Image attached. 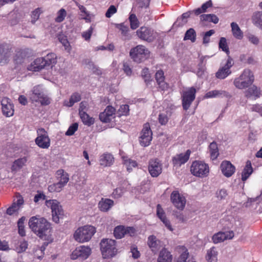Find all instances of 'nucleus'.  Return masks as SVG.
<instances>
[{
	"label": "nucleus",
	"instance_id": "bb28decb",
	"mask_svg": "<svg viewBox=\"0 0 262 262\" xmlns=\"http://www.w3.org/2000/svg\"><path fill=\"white\" fill-rule=\"evenodd\" d=\"M261 92L259 88L255 85H253L245 92V96L246 98H249L254 97V99H256L260 97Z\"/></svg>",
	"mask_w": 262,
	"mask_h": 262
},
{
	"label": "nucleus",
	"instance_id": "7ed1b4c3",
	"mask_svg": "<svg viewBox=\"0 0 262 262\" xmlns=\"http://www.w3.org/2000/svg\"><path fill=\"white\" fill-rule=\"evenodd\" d=\"M254 81V76L252 72L248 69H245L239 77L233 81L236 88L240 90L245 89L251 85Z\"/></svg>",
	"mask_w": 262,
	"mask_h": 262
},
{
	"label": "nucleus",
	"instance_id": "f704fd0d",
	"mask_svg": "<svg viewBox=\"0 0 262 262\" xmlns=\"http://www.w3.org/2000/svg\"><path fill=\"white\" fill-rule=\"evenodd\" d=\"M115 27L120 30L124 40H129L131 39L132 36L128 33V27L124 25V23L116 24H115Z\"/></svg>",
	"mask_w": 262,
	"mask_h": 262
},
{
	"label": "nucleus",
	"instance_id": "79ce46f5",
	"mask_svg": "<svg viewBox=\"0 0 262 262\" xmlns=\"http://www.w3.org/2000/svg\"><path fill=\"white\" fill-rule=\"evenodd\" d=\"M212 2L211 0H209L204 3L200 8H198L193 10V12L196 15H199L202 13H204L207 11V10L209 8L212 7Z\"/></svg>",
	"mask_w": 262,
	"mask_h": 262
},
{
	"label": "nucleus",
	"instance_id": "393cba45",
	"mask_svg": "<svg viewBox=\"0 0 262 262\" xmlns=\"http://www.w3.org/2000/svg\"><path fill=\"white\" fill-rule=\"evenodd\" d=\"M155 78L159 88L163 91H166L169 88V85L165 81L164 73L163 70L157 71L155 74Z\"/></svg>",
	"mask_w": 262,
	"mask_h": 262
},
{
	"label": "nucleus",
	"instance_id": "a19ab883",
	"mask_svg": "<svg viewBox=\"0 0 262 262\" xmlns=\"http://www.w3.org/2000/svg\"><path fill=\"white\" fill-rule=\"evenodd\" d=\"M217 252L214 247H212L207 251L206 258L208 262H217Z\"/></svg>",
	"mask_w": 262,
	"mask_h": 262
},
{
	"label": "nucleus",
	"instance_id": "cd10ccee",
	"mask_svg": "<svg viewBox=\"0 0 262 262\" xmlns=\"http://www.w3.org/2000/svg\"><path fill=\"white\" fill-rule=\"evenodd\" d=\"M114 161V158L112 154L105 153L101 156L99 164L104 167H110L113 164Z\"/></svg>",
	"mask_w": 262,
	"mask_h": 262
},
{
	"label": "nucleus",
	"instance_id": "3c124183",
	"mask_svg": "<svg viewBox=\"0 0 262 262\" xmlns=\"http://www.w3.org/2000/svg\"><path fill=\"white\" fill-rule=\"evenodd\" d=\"M117 114L118 116H128L129 114V105L127 104H123L120 106Z\"/></svg>",
	"mask_w": 262,
	"mask_h": 262
},
{
	"label": "nucleus",
	"instance_id": "b1692460",
	"mask_svg": "<svg viewBox=\"0 0 262 262\" xmlns=\"http://www.w3.org/2000/svg\"><path fill=\"white\" fill-rule=\"evenodd\" d=\"M234 236L233 231L219 232L212 236V241L214 244L224 242L227 239H231Z\"/></svg>",
	"mask_w": 262,
	"mask_h": 262
},
{
	"label": "nucleus",
	"instance_id": "a18cd8bd",
	"mask_svg": "<svg viewBox=\"0 0 262 262\" xmlns=\"http://www.w3.org/2000/svg\"><path fill=\"white\" fill-rule=\"evenodd\" d=\"M196 32L193 28H190L186 32L184 37V40H190L192 42H194L196 40Z\"/></svg>",
	"mask_w": 262,
	"mask_h": 262
},
{
	"label": "nucleus",
	"instance_id": "de8ad7c7",
	"mask_svg": "<svg viewBox=\"0 0 262 262\" xmlns=\"http://www.w3.org/2000/svg\"><path fill=\"white\" fill-rule=\"evenodd\" d=\"M81 100V96L78 93H74L73 94L70 98L69 102H64L65 105L68 107L72 106L76 102L79 101Z\"/></svg>",
	"mask_w": 262,
	"mask_h": 262
},
{
	"label": "nucleus",
	"instance_id": "09e8293b",
	"mask_svg": "<svg viewBox=\"0 0 262 262\" xmlns=\"http://www.w3.org/2000/svg\"><path fill=\"white\" fill-rule=\"evenodd\" d=\"M79 115L84 124L90 126L94 123V119L91 118L86 112H82V114H79Z\"/></svg>",
	"mask_w": 262,
	"mask_h": 262
},
{
	"label": "nucleus",
	"instance_id": "4d7b16f0",
	"mask_svg": "<svg viewBox=\"0 0 262 262\" xmlns=\"http://www.w3.org/2000/svg\"><path fill=\"white\" fill-rule=\"evenodd\" d=\"M66 15L67 12L66 10L63 8L61 9L57 13V16L55 19V21L57 23L62 22L64 20Z\"/></svg>",
	"mask_w": 262,
	"mask_h": 262
},
{
	"label": "nucleus",
	"instance_id": "a878e982",
	"mask_svg": "<svg viewBox=\"0 0 262 262\" xmlns=\"http://www.w3.org/2000/svg\"><path fill=\"white\" fill-rule=\"evenodd\" d=\"M35 143L40 148H48L50 145V139L46 134H44L36 138Z\"/></svg>",
	"mask_w": 262,
	"mask_h": 262
},
{
	"label": "nucleus",
	"instance_id": "6e6d98bb",
	"mask_svg": "<svg viewBox=\"0 0 262 262\" xmlns=\"http://www.w3.org/2000/svg\"><path fill=\"white\" fill-rule=\"evenodd\" d=\"M42 13L41 9L37 8L32 12L31 14V23L34 24L36 21L39 18L40 14Z\"/></svg>",
	"mask_w": 262,
	"mask_h": 262
},
{
	"label": "nucleus",
	"instance_id": "4be33fe9",
	"mask_svg": "<svg viewBox=\"0 0 262 262\" xmlns=\"http://www.w3.org/2000/svg\"><path fill=\"white\" fill-rule=\"evenodd\" d=\"M11 17L10 23L11 25H15L26 15V12L22 8H15L9 13Z\"/></svg>",
	"mask_w": 262,
	"mask_h": 262
},
{
	"label": "nucleus",
	"instance_id": "603ef678",
	"mask_svg": "<svg viewBox=\"0 0 262 262\" xmlns=\"http://www.w3.org/2000/svg\"><path fill=\"white\" fill-rule=\"evenodd\" d=\"M219 48L226 52L228 56L230 54L229 49L227 43V40L225 37H221L219 42Z\"/></svg>",
	"mask_w": 262,
	"mask_h": 262
},
{
	"label": "nucleus",
	"instance_id": "69168bd1",
	"mask_svg": "<svg viewBox=\"0 0 262 262\" xmlns=\"http://www.w3.org/2000/svg\"><path fill=\"white\" fill-rule=\"evenodd\" d=\"M130 252L132 254V257L134 259H137L140 256V253L138 251L137 246L135 245L131 246Z\"/></svg>",
	"mask_w": 262,
	"mask_h": 262
},
{
	"label": "nucleus",
	"instance_id": "ddd939ff",
	"mask_svg": "<svg viewBox=\"0 0 262 262\" xmlns=\"http://www.w3.org/2000/svg\"><path fill=\"white\" fill-rule=\"evenodd\" d=\"M116 109L110 105L107 106L103 112L99 114V120L102 122V124H99L101 128H99V132L104 130L107 127L106 125L102 127L103 124L105 123L110 122L112 119L114 118Z\"/></svg>",
	"mask_w": 262,
	"mask_h": 262
},
{
	"label": "nucleus",
	"instance_id": "7c9ffc66",
	"mask_svg": "<svg viewBox=\"0 0 262 262\" xmlns=\"http://www.w3.org/2000/svg\"><path fill=\"white\" fill-rule=\"evenodd\" d=\"M208 151L212 161L216 160L219 156V149L216 142L213 141L208 146Z\"/></svg>",
	"mask_w": 262,
	"mask_h": 262
},
{
	"label": "nucleus",
	"instance_id": "5701e85b",
	"mask_svg": "<svg viewBox=\"0 0 262 262\" xmlns=\"http://www.w3.org/2000/svg\"><path fill=\"white\" fill-rule=\"evenodd\" d=\"M220 168L223 175L226 177H231L235 171V167L229 161H222Z\"/></svg>",
	"mask_w": 262,
	"mask_h": 262
},
{
	"label": "nucleus",
	"instance_id": "a211bd4d",
	"mask_svg": "<svg viewBox=\"0 0 262 262\" xmlns=\"http://www.w3.org/2000/svg\"><path fill=\"white\" fill-rule=\"evenodd\" d=\"M91 250L89 247L81 246L77 247L72 252L71 258L72 259L77 258L84 260L86 259L91 254Z\"/></svg>",
	"mask_w": 262,
	"mask_h": 262
},
{
	"label": "nucleus",
	"instance_id": "49530a36",
	"mask_svg": "<svg viewBox=\"0 0 262 262\" xmlns=\"http://www.w3.org/2000/svg\"><path fill=\"white\" fill-rule=\"evenodd\" d=\"M27 248L28 243L24 240L18 242L14 246V250L18 253L25 251Z\"/></svg>",
	"mask_w": 262,
	"mask_h": 262
},
{
	"label": "nucleus",
	"instance_id": "20e7f679",
	"mask_svg": "<svg viewBox=\"0 0 262 262\" xmlns=\"http://www.w3.org/2000/svg\"><path fill=\"white\" fill-rule=\"evenodd\" d=\"M117 242L115 240L109 238L103 239L100 243V250L103 258H111L118 253Z\"/></svg>",
	"mask_w": 262,
	"mask_h": 262
},
{
	"label": "nucleus",
	"instance_id": "dca6fc26",
	"mask_svg": "<svg viewBox=\"0 0 262 262\" xmlns=\"http://www.w3.org/2000/svg\"><path fill=\"white\" fill-rule=\"evenodd\" d=\"M152 133L149 124L147 123L143 126L140 137V144L144 147L148 146L152 140Z\"/></svg>",
	"mask_w": 262,
	"mask_h": 262
},
{
	"label": "nucleus",
	"instance_id": "0eeeda50",
	"mask_svg": "<svg viewBox=\"0 0 262 262\" xmlns=\"http://www.w3.org/2000/svg\"><path fill=\"white\" fill-rule=\"evenodd\" d=\"M190 171L195 177L204 178L208 176L209 173V167L204 161L195 160L191 164Z\"/></svg>",
	"mask_w": 262,
	"mask_h": 262
},
{
	"label": "nucleus",
	"instance_id": "423d86ee",
	"mask_svg": "<svg viewBox=\"0 0 262 262\" xmlns=\"http://www.w3.org/2000/svg\"><path fill=\"white\" fill-rule=\"evenodd\" d=\"M29 97L32 102H40L42 105H49L51 102L50 99L43 93V89L40 85L33 88L29 92Z\"/></svg>",
	"mask_w": 262,
	"mask_h": 262
},
{
	"label": "nucleus",
	"instance_id": "39448f33",
	"mask_svg": "<svg viewBox=\"0 0 262 262\" xmlns=\"http://www.w3.org/2000/svg\"><path fill=\"white\" fill-rule=\"evenodd\" d=\"M95 232L96 228L93 226H84L75 231L74 237L79 243H84L89 241Z\"/></svg>",
	"mask_w": 262,
	"mask_h": 262
},
{
	"label": "nucleus",
	"instance_id": "ea45409f",
	"mask_svg": "<svg viewBox=\"0 0 262 262\" xmlns=\"http://www.w3.org/2000/svg\"><path fill=\"white\" fill-rule=\"evenodd\" d=\"M56 175L59 180L58 182L65 186L69 180V174L63 169H59L56 172Z\"/></svg>",
	"mask_w": 262,
	"mask_h": 262
},
{
	"label": "nucleus",
	"instance_id": "c85d7f7f",
	"mask_svg": "<svg viewBox=\"0 0 262 262\" xmlns=\"http://www.w3.org/2000/svg\"><path fill=\"white\" fill-rule=\"evenodd\" d=\"M172 255L166 248H163L160 252L157 262H172Z\"/></svg>",
	"mask_w": 262,
	"mask_h": 262
},
{
	"label": "nucleus",
	"instance_id": "8fccbe9b",
	"mask_svg": "<svg viewBox=\"0 0 262 262\" xmlns=\"http://www.w3.org/2000/svg\"><path fill=\"white\" fill-rule=\"evenodd\" d=\"M130 28L135 30L139 26V21L135 14H131L129 17Z\"/></svg>",
	"mask_w": 262,
	"mask_h": 262
},
{
	"label": "nucleus",
	"instance_id": "9d476101",
	"mask_svg": "<svg viewBox=\"0 0 262 262\" xmlns=\"http://www.w3.org/2000/svg\"><path fill=\"white\" fill-rule=\"evenodd\" d=\"M46 205L51 207L53 220L56 223H58L59 220L62 219L64 216L63 210L60 203L56 200H50L46 201Z\"/></svg>",
	"mask_w": 262,
	"mask_h": 262
},
{
	"label": "nucleus",
	"instance_id": "37998d69",
	"mask_svg": "<svg viewBox=\"0 0 262 262\" xmlns=\"http://www.w3.org/2000/svg\"><path fill=\"white\" fill-rule=\"evenodd\" d=\"M200 17V20L202 21H205L217 24L219 20V18L213 14H202Z\"/></svg>",
	"mask_w": 262,
	"mask_h": 262
},
{
	"label": "nucleus",
	"instance_id": "f8f14e48",
	"mask_svg": "<svg viewBox=\"0 0 262 262\" xmlns=\"http://www.w3.org/2000/svg\"><path fill=\"white\" fill-rule=\"evenodd\" d=\"M196 90L193 86L184 91L182 95V106L184 110L187 111L190 107L192 102L195 98Z\"/></svg>",
	"mask_w": 262,
	"mask_h": 262
},
{
	"label": "nucleus",
	"instance_id": "c756f323",
	"mask_svg": "<svg viewBox=\"0 0 262 262\" xmlns=\"http://www.w3.org/2000/svg\"><path fill=\"white\" fill-rule=\"evenodd\" d=\"M114 205L113 200L110 199L101 198L99 201V209L103 212L108 211Z\"/></svg>",
	"mask_w": 262,
	"mask_h": 262
},
{
	"label": "nucleus",
	"instance_id": "0e129e2a",
	"mask_svg": "<svg viewBox=\"0 0 262 262\" xmlns=\"http://www.w3.org/2000/svg\"><path fill=\"white\" fill-rule=\"evenodd\" d=\"M217 97L226 98L229 99L231 97V94L227 91L224 90H217Z\"/></svg>",
	"mask_w": 262,
	"mask_h": 262
},
{
	"label": "nucleus",
	"instance_id": "f03ea898",
	"mask_svg": "<svg viewBox=\"0 0 262 262\" xmlns=\"http://www.w3.org/2000/svg\"><path fill=\"white\" fill-rule=\"evenodd\" d=\"M56 55L55 53H50L45 57L36 59L28 67V70L34 72H38L41 70L56 63Z\"/></svg>",
	"mask_w": 262,
	"mask_h": 262
},
{
	"label": "nucleus",
	"instance_id": "680f3d73",
	"mask_svg": "<svg viewBox=\"0 0 262 262\" xmlns=\"http://www.w3.org/2000/svg\"><path fill=\"white\" fill-rule=\"evenodd\" d=\"M215 31L214 30H210L209 31L206 32L203 38V42L204 44H206L209 42L210 41V37L214 34Z\"/></svg>",
	"mask_w": 262,
	"mask_h": 262
},
{
	"label": "nucleus",
	"instance_id": "c9c22d12",
	"mask_svg": "<svg viewBox=\"0 0 262 262\" xmlns=\"http://www.w3.org/2000/svg\"><path fill=\"white\" fill-rule=\"evenodd\" d=\"M259 6L262 9V2L259 3ZM252 20L255 26L262 29V11L255 12L252 17Z\"/></svg>",
	"mask_w": 262,
	"mask_h": 262
},
{
	"label": "nucleus",
	"instance_id": "864d4df0",
	"mask_svg": "<svg viewBox=\"0 0 262 262\" xmlns=\"http://www.w3.org/2000/svg\"><path fill=\"white\" fill-rule=\"evenodd\" d=\"M64 186V185L58 182L56 183H54L49 185L48 187V190L50 192H60Z\"/></svg>",
	"mask_w": 262,
	"mask_h": 262
},
{
	"label": "nucleus",
	"instance_id": "774afa93",
	"mask_svg": "<svg viewBox=\"0 0 262 262\" xmlns=\"http://www.w3.org/2000/svg\"><path fill=\"white\" fill-rule=\"evenodd\" d=\"M117 12V8L114 5H111L107 9L105 16L107 18L111 17L113 14Z\"/></svg>",
	"mask_w": 262,
	"mask_h": 262
},
{
	"label": "nucleus",
	"instance_id": "c03bdc74",
	"mask_svg": "<svg viewBox=\"0 0 262 262\" xmlns=\"http://www.w3.org/2000/svg\"><path fill=\"white\" fill-rule=\"evenodd\" d=\"M122 158L123 164L126 166L128 171L130 172L132 170L133 168L136 167L138 166V164L135 160H133L125 157H123Z\"/></svg>",
	"mask_w": 262,
	"mask_h": 262
},
{
	"label": "nucleus",
	"instance_id": "2f4dec72",
	"mask_svg": "<svg viewBox=\"0 0 262 262\" xmlns=\"http://www.w3.org/2000/svg\"><path fill=\"white\" fill-rule=\"evenodd\" d=\"M179 252H182L177 262H196L192 259H188L189 256V252L188 250L184 246H180L178 248Z\"/></svg>",
	"mask_w": 262,
	"mask_h": 262
},
{
	"label": "nucleus",
	"instance_id": "4468645a",
	"mask_svg": "<svg viewBox=\"0 0 262 262\" xmlns=\"http://www.w3.org/2000/svg\"><path fill=\"white\" fill-rule=\"evenodd\" d=\"M170 201L173 205L178 210L182 211L186 204L185 197L177 190L173 191L170 194Z\"/></svg>",
	"mask_w": 262,
	"mask_h": 262
},
{
	"label": "nucleus",
	"instance_id": "f257e3e1",
	"mask_svg": "<svg viewBox=\"0 0 262 262\" xmlns=\"http://www.w3.org/2000/svg\"><path fill=\"white\" fill-rule=\"evenodd\" d=\"M29 226L39 238L43 240H50L52 228L50 223L46 219L36 216H32L29 220Z\"/></svg>",
	"mask_w": 262,
	"mask_h": 262
},
{
	"label": "nucleus",
	"instance_id": "6ab92c4d",
	"mask_svg": "<svg viewBox=\"0 0 262 262\" xmlns=\"http://www.w3.org/2000/svg\"><path fill=\"white\" fill-rule=\"evenodd\" d=\"M11 47L7 43L0 45V64L4 65L7 64L12 55Z\"/></svg>",
	"mask_w": 262,
	"mask_h": 262
},
{
	"label": "nucleus",
	"instance_id": "e2e57ef3",
	"mask_svg": "<svg viewBox=\"0 0 262 262\" xmlns=\"http://www.w3.org/2000/svg\"><path fill=\"white\" fill-rule=\"evenodd\" d=\"M78 124L77 123H74L71 125L66 133L67 136H72L77 130Z\"/></svg>",
	"mask_w": 262,
	"mask_h": 262
},
{
	"label": "nucleus",
	"instance_id": "f3484780",
	"mask_svg": "<svg viewBox=\"0 0 262 262\" xmlns=\"http://www.w3.org/2000/svg\"><path fill=\"white\" fill-rule=\"evenodd\" d=\"M148 170L152 177H158L162 171V164L159 159H150L148 162Z\"/></svg>",
	"mask_w": 262,
	"mask_h": 262
},
{
	"label": "nucleus",
	"instance_id": "5fc2aeb1",
	"mask_svg": "<svg viewBox=\"0 0 262 262\" xmlns=\"http://www.w3.org/2000/svg\"><path fill=\"white\" fill-rule=\"evenodd\" d=\"M64 186V185L58 182L56 183H54L49 185L48 187V190L50 192H60Z\"/></svg>",
	"mask_w": 262,
	"mask_h": 262
},
{
	"label": "nucleus",
	"instance_id": "13d9d810",
	"mask_svg": "<svg viewBox=\"0 0 262 262\" xmlns=\"http://www.w3.org/2000/svg\"><path fill=\"white\" fill-rule=\"evenodd\" d=\"M216 196L218 200H225L228 196V193L226 189H221L216 191Z\"/></svg>",
	"mask_w": 262,
	"mask_h": 262
},
{
	"label": "nucleus",
	"instance_id": "e433bc0d",
	"mask_svg": "<svg viewBox=\"0 0 262 262\" xmlns=\"http://www.w3.org/2000/svg\"><path fill=\"white\" fill-rule=\"evenodd\" d=\"M24 203V200L23 198L19 197L18 198L16 202H13V204L7 210V214L11 215L16 211H17L20 205Z\"/></svg>",
	"mask_w": 262,
	"mask_h": 262
},
{
	"label": "nucleus",
	"instance_id": "bf43d9fd",
	"mask_svg": "<svg viewBox=\"0 0 262 262\" xmlns=\"http://www.w3.org/2000/svg\"><path fill=\"white\" fill-rule=\"evenodd\" d=\"M24 58V54L21 51H18L14 57V60L16 63L20 64L23 62Z\"/></svg>",
	"mask_w": 262,
	"mask_h": 262
},
{
	"label": "nucleus",
	"instance_id": "6e6552de",
	"mask_svg": "<svg viewBox=\"0 0 262 262\" xmlns=\"http://www.w3.org/2000/svg\"><path fill=\"white\" fill-rule=\"evenodd\" d=\"M136 35L139 39L147 42H152L158 37V33L151 28L142 26L136 31Z\"/></svg>",
	"mask_w": 262,
	"mask_h": 262
},
{
	"label": "nucleus",
	"instance_id": "4c0bfd02",
	"mask_svg": "<svg viewBox=\"0 0 262 262\" xmlns=\"http://www.w3.org/2000/svg\"><path fill=\"white\" fill-rule=\"evenodd\" d=\"M27 161V158L26 157L15 160L11 166L12 171H17L19 170L25 165Z\"/></svg>",
	"mask_w": 262,
	"mask_h": 262
},
{
	"label": "nucleus",
	"instance_id": "aec40b11",
	"mask_svg": "<svg viewBox=\"0 0 262 262\" xmlns=\"http://www.w3.org/2000/svg\"><path fill=\"white\" fill-rule=\"evenodd\" d=\"M191 150L187 149L185 153L177 154L172 158V163L174 166L180 167L186 163L189 159Z\"/></svg>",
	"mask_w": 262,
	"mask_h": 262
},
{
	"label": "nucleus",
	"instance_id": "052dcab7",
	"mask_svg": "<svg viewBox=\"0 0 262 262\" xmlns=\"http://www.w3.org/2000/svg\"><path fill=\"white\" fill-rule=\"evenodd\" d=\"M157 215L161 220L167 217L165 213L160 204L157 205Z\"/></svg>",
	"mask_w": 262,
	"mask_h": 262
},
{
	"label": "nucleus",
	"instance_id": "473e14b6",
	"mask_svg": "<svg viewBox=\"0 0 262 262\" xmlns=\"http://www.w3.org/2000/svg\"><path fill=\"white\" fill-rule=\"evenodd\" d=\"M160 241L154 235H150L148 237L147 245L154 252H156L160 249Z\"/></svg>",
	"mask_w": 262,
	"mask_h": 262
},
{
	"label": "nucleus",
	"instance_id": "2eb2a0df",
	"mask_svg": "<svg viewBox=\"0 0 262 262\" xmlns=\"http://www.w3.org/2000/svg\"><path fill=\"white\" fill-rule=\"evenodd\" d=\"M233 65L232 58L230 56L228 58L225 64L220 68L215 73V77L220 79H224L231 74V68Z\"/></svg>",
	"mask_w": 262,
	"mask_h": 262
},
{
	"label": "nucleus",
	"instance_id": "72a5a7b5",
	"mask_svg": "<svg viewBox=\"0 0 262 262\" xmlns=\"http://www.w3.org/2000/svg\"><path fill=\"white\" fill-rule=\"evenodd\" d=\"M253 171L251 162L250 160H247L246 165L242 172V180L243 182L246 181Z\"/></svg>",
	"mask_w": 262,
	"mask_h": 262
},
{
	"label": "nucleus",
	"instance_id": "58836bf2",
	"mask_svg": "<svg viewBox=\"0 0 262 262\" xmlns=\"http://www.w3.org/2000/svg\"><path fill=\"white\" fill-rule=\"evenodd\" d=\"M231 31L233 36L237 39H242L243 37V33L238 25L234 22L231 24Z\"/></svg>",
	"mask_w": 262,
	"mask_h": 262
},
{
	"label": "nucleus",
	"instance_id": "1a4fd4ad",
	"mask_svg": "<svg viewBox=\"0 0 262 262\" xmlns=\"http://www.w3.org/2000/svg\"><path fill=\"white\" fill-rule=\"evenodd\" d=\"M129 55L134 61L140 63L148 57L149 51L144 46L140 45L132 49Z\"/></svg>",
	"mask_w": 262,
	"mask_h": 262
},
{
	"label": "nucleus",
	"instance_id": "412c9836",
	"mask_svg": "<svg viewBox=\"0 0 262 262\" xmlns=\"http://www.w3.org/2000/svg\"><path fill=\"white\" fill-rule=\"evenodd\" d=\"M2 110L4 115L6 117H11L14 114V106L11 100L8 98H3L1 100Z\"/></svg>",
	"mask_w": 262,
	"mask_h": 262
},
{
	"label": "nucleus",
	"instance_id": "338daca9",
	"mask_svg": "<svg viewBox=\"0 0 262 262\" xmlns=\"http://www.w3.org/2000/svg\"><path fill=\"white\" fill-rule=\"evenodd\" d=\"M123 191L121 188H117L114 190L112 196L114 199H118L120 198L123 194Z\"/></svg>",
	"mask_w": 262,
	"mask_h": 262
},
{
	"label": "nucleus",
	"instance_id": "9b49d317",
	"mask_svg": "<svg viewBox=\"0 0 262 262\" xmlns=\"http://www.w3.org/2000/svg\"><path fill=\"white\" fill-rule=\"evenodd\" d=\"M114 235L117 239H121L127 235L131 237L135 236L137 230L133 227L119 225L114 229Z\"/></svg>",
	"mask_w": 262,
	"mask_h": 262
}]
</instances>
